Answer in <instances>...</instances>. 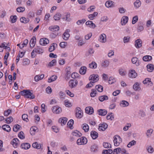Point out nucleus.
Returning <instances> with one entry per match:
<instances>
[{"instance_id":"27","label":"nucleus","mask_w":154,"mask_h":154,"mask_svg":"<svg viewBox=\"0 0 154 154\" xmlns=\"http://www.w3.org/2000/svg\"><path fill=\"white\" fill-rule=\"evenodd\" d=\"M113 2L111 1H108L106 2L105 4V6L107 8H111L114 6L113 5Z\"/></svg>"},{"instance_id":"64","label":"nucleus","mask_w":154,"mask_h":154,"mask_svg":"<svg viewBox=\"0 0 154 154\" xmlns=\"http://www.w3.org/2000/svg\"><path fill=\"white\" fill-rule=\"evenodd\" d=\"M146 149L147 151L150 153H152L154 151L153 148L151 146H149L146 148Z\"/></svg>"},{"instance_id":"26","label":"nucleus","mask_w":154,"mask_h":154,"mask_svg":"<svg viewBox=\"0 0 154 154\" xmlns=\"http://www.w3.org/2000/svg\"><path fill=\"white\" fill-rule=\"evenodd\" d=\"M109 60H106L102 62L101 66L104 68H106L108 67L109 65Z\"/></svg>"},{"instance_id":"55","label":"nucleus","mask_w":154,"mask_h":154,"mask_svg":"<svg viewBox=\"0 0 154 154\" xmlns=\"http://www.w3.org/2000/svg\"><path fill=\"white\" fill-rule=\"evenodd\" d=\"M28 116L27 114H24L22 116V119L25 121L27 122L28 121Z\"/></svg>"},{"instance_id":"47","label":"nucleus","mask_w":154,"mask_h":154,"mask_svg":"<svg viewBox=\"0 0 154 154\" xmlns=\"http://www.w3.org/2000/svg\"><path fill=\"white\" fill-rule=\"evenodd\" d=\"M95 88L98 92H101L103 90V87L100 85H96Z\"/></svg>"},{"instance_id":"15","label":"nucleus","mask_w":154,"mask_h":154,"mask_svg":"<svg viewBox=\"0 0 154 154\" xmlns=\"http://www.w3.org/2000/svg\"><path fill=\"white\" fill-rule=\"evenodd\" d=\"M99 41L102 42H105L106 41V35L104 34H102L100 36Z\"/></svg>"},{"instance_id":"42","label":"nucleus","mask_w":154,"mask_h":154,"mask_svg":"<svg viewBox=\"0 0 154 154\" xmlns=\"http://www.w3.org/2000/svg\"><path fill=\"white\" fill-rule=\"evenodd\" d=\"M153 131V130L152 129H149L146 131V135L148 137H150L151 134H152Z\"/></svg>"},{"instance_id":"25","label":"nucleus","mask_w":154,"mask_h":154,"mask_svg":"<svg viewBox=\"0 0 154 154\" xmlns=\"http://www.w3.org/2000/svg\"><path fill=\"white\" fill-rule=\"evenodd\" d=\"M119 74L122 76H125L127 74V72L122 68L119 69Z\"/></svg>"},{"instance_id":"28","label":"nucleus","mask_w":154,"mask_h":154,"mask_svg":"<svg viewBox=\"0 0 154 154\" xmlns=\"http://www.w3.org/2000/svg\"><path fill=\"white\" fill-rule=\"evenodd\" d=\"M74 124V121L73 119H70L67 123V126L71 129H73V125Z\"/></svg>"},{"instance_id":"3","label":"nucleus","mask_w":154,"mask_h":154,"mask_svg":"<svg viewBox=\"0 0 154 154\" xmlns=\"http://www.w3.org/2000/svg\"><path fill=\"white\" fill-rule=\"evenodd\" d=\"M87 142V139L85 137H82L78 139L77 141V143L78 145L85 144Z\"/></svg>"},{"instance_id":"58","label":"nucleus","mask_w":154,"mask_h":154,"mask_svg":"<svg viewBox=\"0 0 154 154\" xmlns=\"http://www.w3.org/2000/svg\"><path fill=\"white\" fill-rule=\"evenodd\" d=\"M103 146L104 148H110L111 147V145L109 143L106 142L103 143Z\"/></svg>"},{"instance_id":"46","label":"nucleus","mask_w":154,"mask_h":154,"mask_svg":"<svg viewBox=\"0 0 154 154\" xmlns=\"http://www.w3.org/2000/svg\"><path fill=\"white\" fill-rule=\"evenodd\" d=\"M13 120V118L12 116H9L5 119V121L8 124H10Z\"/></svg>"},{"instance_id":"16","label":"nucleus","mask_w":154,"mask_h":154,"mask_svg":"<svg viewBox=\"0 0 154 154\" xmlns=\"http://www.w3.org/2000/svg\"><path fill=\"white\" fill-rule=\"evenodd\" d=\"M143 83L144 84H147L150 86L153 85V83L151 81V79L146 78L143 81Z\"/></svg>"},{"instance_id":"54","label":"nucleus","mask_w":154,"mask_h":154,"mask_svg":"<svg viewBox=\"0 0 154 154\" xmlns=\"http://www.w3.org/2000/svg\"><path fill=\"white\" fill-rule=\"evenodd\" d=\"M136 144V141L134 140H133L130 142L128 144L127 146L128 148L131 147L132 146L135 145Z\"/></svg>"},{"instance_id":"52","label":"nucleus","mask_w":154,"mask_h":154,"mask_svg":"<svg viewBox=\"0 0 154 154\" xmlns=\"http://www.w3.org/2000/svg\"><path fill=\"white\" fill-rule=\"evenodd\" d=\"M11 21L12 23H14L16 21L17 19V16L16 15L11 16L10 17Z\"/></svg>"},{"instance_id":"56","label":"nucleus","mask_w":154,"mask_h":154,"mask_svg":"<svg viewBox=\"0 0 154 154\" xmlns=\"http://www.w3.org/2000/svg\"><path fill=\"white\" fill-rule=\"evenodd\" d=\"M116 82V80L114 78L112 77H109L108 80V82L109 84H112Z\"/></svg>"},{"instance_id":"7","label":"nucleus","mask_w":154,"mask_h":154,"mask_svg":"<svg viewBox=\"0 0 154 154\" xmlns=\"http://www.w3.org/2000/svg\"><path fill=\"white\" fill-rule=\"evenodd\" d=\"M108 125L105 123L100 124L99 125V127L98 129L99 131H104L107 128Z\"/></svg>"},{"instance_id":"49","label":"nucleus","mask_w":154,"mask_h":154,"mask_svg":"<svg viewBox=\"0 0 154 154\" xmlns=\"http://www.w3.org/2000/svg\"><path fill=\"white\" fill-rule=\"evenodd\" d=\"M16 10L19 13L23 12L25 10V8L23 7H19L17 8Z\"/></svg>"},{"instance_id":"8","label":"nucleus","mask_w":154,"mask_h":154,"mask_svg":"<svg viewBox=\"0 0 154 154\" xmlns=\"http://www.w3.org/2000/svg\"><path fill=\"white\" fill-rule=\"evenodd\" d=\"M49 43V40L46 38H42L40 39L39 43L41 45H45L48 44Z\"/></svg>"},{"instance_id":"41","label":"nucleus","mask_w":154,"mask_h":154,"mask_svg":"<svg viewBox=\"0 0 154 154\" xmlns=\"http://www.w3.org/2000/svg\"><path fill=\"white\" fill-rule=\"evenodd\" d=\"M20 127V125L18 124H16L14 126L13 129L14 131L17 132L18 131Z\"/></svg>"},{"instance_id":"2","label":"nucleus","mask_w":154,"mask_h":154,"mask_svg":"<svg viewBox=\"0 0 154 154\" xmlns=\"http://www.w3.org/2000/svg\"><path fill=\"white\" fill-rule=\"evenodd\" d=\"M122 142V139L118 135H115L114 137L113 142L115 146H118Z\"/></svg>"},{"instance_id":"13","label":"nucleus","mask_w":154,"mask_h":154,"mask_svg":"<svg viewBox=\"0 0 154 154\" xmlns=\"http://www.w3.org/2000/svg\"><path fill=\"white\" fill-rule=\"evenodd\" d=\"M142 42L141 39H138L135 41V46L137 48H139L142 46Z\"/></svg>"},{"instance_id":"18","label":"nucleus","mask_w":154,"mask_h":154,"mask_svg":"<svg viewBox=\"0 0 154 154\" xmlns=\"http://www.w3.org/2000/svg\"><path fill=\"white\" fill-rule=\"evenodd\" d=\"M2 128L3 130L8 132H10L11 130V128L10 126L8 125H4L2 126Z\"/></svg>"},{"instance_id":"59","label":"nucleus","mask_w":154,"mask_h":154,"mask_svg":"<svg viewBox=\"0 0 154 154\" xmlns=\"http://www.w3.org/2000/svg\"><path fill=\"white\" fill-rule=\"evenodd\" d=\"M138 20V17L137 16H135L133 18L132 23L133 24L135 23Z\"/></svg>"},{"instance_id":"31","label":"nucleus","mask_w":154,"mask_h":154,"mask_svg":"<svg viewBox=\"0 0 154 154\" xmlns=\"http://www.w3.org/2000/svg\"><path fill=\"white\" fill-rule=\"evenodd\" d=\"M133 88L136 91H138L141 89L140 84L138 82H136L133 85Z\"/></svg>"},{"instance_id":"48","label":"nucleus","mask_w":154,"mask_h":154,"mask_svg":"<svg viewBox=\"0 0 154 154\" xmlns=\"http://www.w3.org/2000/svg\"><path fill=\"white\" fill-rule=\"evenodd\" d=\"M141 3L139 0H137L134 3V5L136 8L139 7Z\"/></svg>"},{"instance_id":"22","label":"nucleus","mask_w":154,"mask_h":154,"mask_svg":"<svg viewBox=\"0 0 154 154\" xmlns=\"http://www.w3.org/2000/svg\"><path fill=\"white\" fill-rule=\"evenodd\" d=\"M57 45L55 43H53L49 48V51L50 52L53 51L55 50V48L57 47Z\"/></svg>"},{"instance_id":"35","label":"nucleus","mask_w":154,"mask_h":154,"mask_svg":"<svg viewBox=\"0 0 154 154\" xmlns=\"http://www.w3.org/2000/svg\"><path fill=\"white\" fill-rule=\"evenodd\" d=\"M152 56L149 55H146L144 56L143 58V60L145 61H149L152 59Z\"/></svg>"},{"instance_id":"10","label":"nucleus","mask_w":154,"mask_h":154,"mask_svg":"<svg viewBox=\"0 0 154 154\" xmlns=\"http://www.w3.org/2000/svg\"><path fill=\"white\" fill-rule=\"evenodd\" d=\"M85 111L86 113L91 115L93 113L94 109L92 107L88 106L85 108Z\"/></svg>"},{"instance_id":"21","label":"nucleus","mask_w":154,"mask_h":154,"mask_svg":"<svg viewBox=\"0 0 154 154\" xmlns=\"http://www.w3.org/2000/svg\"><path fill=\"white\" fill-rule=\"evenodd\" d=\"M91 135L93 139H95L98 137V133L95 131H91Z\"/></svg>"},{"instance_id":"57","label":"nucleus","mask_w":154,"mask_h":154,"mask_svg":"<svg viewBox=\"0 0 154 154\" xmlns=\"http://www.w3.org/2000/svg\"><path fill=\"white\" fill-rule=\"evenodd\" d=\"M64 104L67 107H70L72 106L71 104L69 102V101L68 100H66L64 101Z\"/></svg>"},{"instance_id":"19","label":"nucleus","mask_w":154,"mask_h":154,"mask_svg":"<svg viewBox=\"0 0 154 154\" xmlns=\"http://www.w3.org/2000/svg\"><path fill=\"white\" fill-rule=\"evenodd\" d=\"M128 17L127 16H123L121 20V23L122 25H125L128 22Z\"/></svg>"},{"instance_id":"36","label":"nucleus","mask_w":154,"mask_h":154,"mask_svg":"<svg viewBox=\"0 0 154 154\" xmlns=\"http://www.w3.org/2000/svg\"><path fill=\"white\" fill-rule=\"evenodd\" d=\"M34 49L35 51V52L38 54L42 53L44 52V50L38 47H37L36 48H35Z\"/></svg>"},{"instance_id":"11","label":"nucleus","mask_w":154,"mask_h":154,"mask_svg":"<svg viewBox=\"0 0 154 154\" xmlns=\"http://www.w3.org/2000/svg\"><path fill=\"white\" fill-rule=\"evenodd\" d=\"M78 83V81L75 80H71L69 82V85L71 88L75 87Z\"/></svg>"},{"instance_id":"24","label":"nucleus","mask_w":154,"mask_h":154,"mask_svg":"<svg viewBox=\"0 0 154 154\" xmlns=\"http://www.w3.org/2000/svg\"><path fill=\"white\" fill-rule=\"evenodd\" d=\"M70 13H66L65 17H63L62 19L68 22H70L71 20V19L70 18Z\"/></svg>"},{"instance_id":"20","label":"nucleus","mask_w":154,"mask_h":154,"mask_svg":"<svg viewBox=\"0 0 154 154\" xmlns=\"http://www.w3.org/2000/svg\"><path fill=\"white\" fill-rule=\"evenodd\" d=\"M30 147V145L29 143H24L21 144V147L25 149H29Z\"/></svg>"},{"instance_id":"34","label":"nucleus","mask_w":154,"mask_h":154,"mask_svg":"<svg viewBox=\"0 0 154 154\" xmlns=\"http://www.w3.org/2000/svg\"><path fill=\"white\" fill-rule=\"evenodd\" d=\"M86 71V68L85 66L82 67L79 70V72L82 75H84Z\"/></svg>"},{"instance_id":"38","label":"nucleus","mask_w":154,"mask_h":154,"mask_svg":"<svg viewBox=\"0 0 154 154\" xmlns=\"http://www.w3.org/2000/svg\"><path fill=\"white\" fill-rule=\"evenodd\" d=\"M70 35L69 33L64 32L62 35V37L65 40H67L68 39Z\"/></svg>"},{"instance_id":"50","label":"nucleus","mask_w":154,"mask_h":154,"mask_svg":"<svg viewBox=\"0 0 154 154\" xmlns=\"http://www.w3.org/2000/svg\"><path fill=\"white\" fill-rule=\"evenodd\" d=\"M113 114L112 113H109L106 116V119L107 120L110 119L112 120L114 119Z\"/></svg>"},{"instance_id":"63","label":"nucleus","mask_w":154,"mask_h":154,"mask_svg":"<svg viewBox=\"0 0 154 154\" xmlns=\"http://www.w3.org/2000/svg\"><path fill=\"white\" fill-rule=\"evenodd\" d=\"M24 133L23 131H21L18 134V137L21 139H23L25 138V136L23 135Z\"/></svg>"},{"instance_id":"17","label":"nucleus","mask_w":154,"mask_h":154,"mask_svg":"<svg viewBox=\"0 0 154 154\" xmlns=\"http://www.w3.org/2000/svg\"><path fill=\"white\" fill-rule=\"evenodd\" d=\"M36 38L35 37L33 36L30 41V47L32 48L35 46L36 42Z\"/></svg>"},{"instance_id":"9","label":"nucleus","mask_w":154,"mask_h":154,"mask_svg":"<svg viewBox=\"0 0 154 154\" xmlns=\"http://www.w3.org/2000/svg\"><path fill=\"white\" fill-rule=\"evenodd\" d=\"M129 76L132 78H136L137 76V74L134 70H131L130 71L128 74Z\"/></svg>"},{"instance_id":"32","label":"nucleus","mask_w":154,"mask_h":154,"mask_svg":"<svg viewBox=\"0 0 154 154\" xmlns=\"http://www.w3.org/2000/svg\"><path fill=\"white\" fill-rule=\"evenodd\" d=\"M50 30L53 32L58 31L59 29V27L58 26H51L49 28Z\"/></svg>"},{"instance_id":"1","label":"nucleus","mask_w":154,"mask_h":154,"mask_svg":"<svg viewBox=\"0 0 154 154\" xmlns=\"http://www.w3.org/2000/svg\"><path fill=\"white\" fill-rule=\"evenodd\" d=\"M19 94L21 95L25 96H35L33 91L29 90H24L21 91Z\"/></svg>"},{"instance_id":"12","label":"nucleus","mask_w":154,"mask_h":154,"mask_svg":"<svg viewBox=\"0 0 154 154\" xmlns=\"http://www.w3.org/2000/svg\"><path fill=\"white\" fill-rule=\"evenodd\" d=\"M97 114L100 116H104L106 115L107 112V111L105 109H100L97 111Z\"/></svg>"},{"instance_id":"6","label":"nucleus","mask_w":154,"mask_h":154,"mask_svg":"<svg viewBox=\"0 0 154 154\" xmlns=\"http://www.w3.org/2000/svg\"><path fill=\"white\" fill-rule=\"evenodd\" d=\"M19 143V141L17 138H14L11 141V144L12 145L14 148H16L18 146Z\"/></svg>"},{"instance_id":"45","label":"nucleus","mask_w":154,"mask_h":154,"mask_svg":"<svg viewBox=\"0 0 154 154\" xmlns=\"http://www.w3.org/2000/svg\"><path fill=\"white\" fill-rule=\"evenodd\" d=\"M112 152V150L111 149L104 150H103L102 153V154H111Z\"/></svg>"},{"instance_id":"43","label":"nucleus","mask_w":154,"mask_h":154,"mask_svg":"<svg viewBox=\"0 0 154 154\" xmlns=\"http://www.w3.org/2000/svg\"><path fill=\"white\" fill-rule=\"evenodd\" d=\"M57 78V76L56 75H53L50 78H49L48 80V82L50 83L55 80Z\"/></svg>"},{"instance_id":"33","label":"nucleus","mask_w":154,"mask_h":154,"mask_svg":"<svg viewBox=\"0 0 154 154\" xmlns=\"http://www.w3.org/2000/svg\"><path fill=\"white\" fill-rule=\"evenodd\" d=\"M62 16V15L59 13H58L55 14L54 17V18L55 20H60L61 17Z\"/></svg>"},{"instance_id":"60","label":"nucleus","mask_w":154,"mask_h":154,"mask_svg":"<svg viewBox=\"0 0 154 154\" xmlns=\"http://www.w3.org/2000/svg\"><path fill=\"white\" fill-rule=\"evenodd\" d=\"M97 92L95 90L92 89L90 96H95L97 95Z\"/></svg>"},{"instance_id":"53","label":"nucleus","mask_w":154,"mask_h":154,"mask_svg":"<svg viewBox=\"0 0 154 154\" xmlns=\"http://www.w3.org/2000/svg\"><path fill=\"white\" fill-rule=\"evenodd\" d=\"M56 63V59H54L51 61L48 64V66H52L55 65Z\"/></svg>"},{"instance_id":"61","label":"nucleus","mask_w":154,"mask_h":154,"mask_svg":"<svg viewBox=\"0 0 154 154\" xmlns=\"http://www.w3.org/2000/svg\"><path fill=\"white\" fill-rule=\"evenodd\" d=\"M61 111V108L60 107H59L58 106H57V109H56L55 111H54V113L56 114H58Z\"/></svg>"},{"instance_id":"39","label":"nucleus","mask_w":154,"mask_h":154,"mask_svg":"<svg viewBox=\"0 0 154 154\" xmlns=\"http://www.w3.org/2000/svg\"><path fill=\"white\" fill-rule=\"evenodd\" d=\"M20 20L21 22L23 23H26L29 21V19L28 18H26L24 17H22L20 18Z\"/></svg>"},{"instance_id":"37","label":"nucleus","mask_w":154,"mask_h":154,"mask_svg":"<svg viewBox=\"0 0 154 154\" xmlns=\"http://www.w3.org/2000/svg\"><path fill=\"white\" fill-rule=\"evenodd\" d=\"M37 128L36 127H32L30 128V133L31 135L35 134V132L37 131Z\"/></svg>"},{"instance_id":"62","label":"nucleus","mask_w":154,"mask_h":154,"mask_svg":"<svg viewBox=\"0 0 154 154\" xmlns=\"http://www.w3.org/2000/svg\"><path fill=\"white\" fill-rule=\"evenodd\" d=\"M11 110L9 109L5 110L4 112V115L6 116H8L11 113Z\"/></svg>"},{"instance_id":"40","label":"nucleus","mask_w":154,"mask_h":154,"mask_svg":"<svg viewBox=\"0 0 154 154\" xmlns=\"http://www.w3.org/2000/svg\"><path fill=\"white\" fill-rule=\"evenodd\" d=\"M120 106L122 107L127 106L129 105L128 103L125 100H122L120 103Z\"/></svg>"},{"instance_id":"29","label":"nucleus","mask_w":154,"mask_h":154,"mask_svg":"<svg viewBox=\"0 0 154 154\" xmlns=\"http://www.w3.org/2000/svg\"><path fill=\"white\" fill-rule=\"evenodd\" d=\"M72 134L73 136L77 137H80L82 135V134L77 130H75L72 132Z\"/></svg>"},{"instance_id":"51","label":"nucleus","mask_w":154,"mask_h":154,"mask_svg":"<svg viewBox=\"0 0 154 154\" xmlns=\"http://www.w3.org/2000/svg\"><path fill=\"white\" fill-rule=\"evenodd\" d=\"M84 126L83 127V129L84 131L85 132H87L89 130V126L88 124L85 123L83 124Z\"/></svg>"},{"instance_id":"4","label":"nucleus","mask_w":154,"mask_h":154,"mask_svg":"<svg viewBox=\"0 0 154 154\" xmlns=\"http://www.w3.org/2000/svg\"><path fill=\"white\" fill-rule=\"evenodd\" d=\"M76 116L77 118H81L83 116V112L81 109L79 107L76 108Z\"/></svg>"},{"instance_id":"14","label":"nucleus","mask_w":154,"mask_h":154,"mask_svg":"<svg viewBox=\"0 0 154 154\" xmlns=\"http://www.w3.org/2000/svg\"><path fill=\"white\" fill-rule=\"evenodd\" d=\"M67 119L66 117L60 118L59 119V122L60 123L61 125H64L66 123L67 121Z\"/></svg>"},{"instance_id":"44","label":"nucleus","mask_w":154,"mask_h":154,"mask_svg":"<svg viewBox=\"0 0 154 154\" xmlns=\"http://www.w3.org/2000/svg\"><path fill=\"white\" fill-rule=\"evenodd\" d=\"M97 64L94 62H92L91 63L89 64V67L91 69H95L97 67Z\"/></svg>"},{"instance_id":"5","label":"nucleus","mask_w":154,"mask_h":154,"mask_svg":"<svg viewBox=\"0 0 154 154\" xmlns=\"http://www.w3.org/2000/svg\"><path fill=\"white\" fill-rule=\"evenodd\" d=\"M99 76L98 75L93 74L91 75L89 77V80H91L93 83H95L99 80Z\"/></svg>"},{"instance_id":"30","label":"nucleus","mask_w":154,"mask_h":154,"mask_svg":"<svg viewBox=\"0 0 154 154\" xmlns=\"http://www.w3.org/2000/svg\"><path fill=\"white\" fill-rule=\"evenodd\" d=\"M98 146L96 144H94L92 145L91 147V151L92 152H96L98 150Z\"/></svg>"},{"instance_id":"23","label":"nucleus","mask_w":154,"mask_h":154,"mask_svg":"<svg viewBox=\"0 0 154 154\" xmlns=\"http://www.w3.org/2000/svg\"><path fill=\"white\" fill-rule=\"evenodd\" d=\"M146 67L147 70L149 72H152L154 69V66L152 64H148Z\"/></svg>"}]
</instances>
